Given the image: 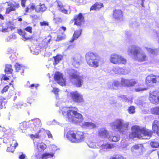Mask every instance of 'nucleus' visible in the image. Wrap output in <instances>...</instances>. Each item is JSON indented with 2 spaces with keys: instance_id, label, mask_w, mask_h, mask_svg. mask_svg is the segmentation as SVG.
<instances>
[{
  "instance_id": "obj_20",
  "label": "nucleus",
  "mask_w": 159,
  "mask_h": 159,
  "mask_svg": "<svg viewBox=\"0 0 159 159\" xmlns=\"http://www.w3.org/2000/svg\"><path fill=\"white\" fill-rule=\"evenodd\" d=\"M17 33L22 37V39L24 41L30 40L32 38V37L28 35L27 33L21 29L18 30Z\"/></svg>"
},
{
  "instance_id": "obj_24",
  "label": "nucleus",
  "mask_w": 159,
  "mask_h": 159,
  "mask_svg": "<svg viewBox=\"0 0 159 159\" xmlns=\"http://www.w3.org/2000/svg\"><path fill=\"white\" fill-rule=\"evenodd\" d=\"M82 32V29H80L79 30H76L74 33L72 38L70 40V42H73L75 40L77 39L81 35Z\"/></svg>"
},
{
  "instance_id": "obj_4",
  "label": "nucleus",
  "mask_w": 159,
  "mask_h": 159,
  "mask_svg": "<svg viewBox=\"0 0 159 159\" xmlns=\"http://www.w3.org/2000/svg\"><path fill=\"white\" fill-rule=\"evenodd\" d=\"M66 115L70 121L78 123L82 121L83 119L82 115L76 111L69 110L67 111Z\"/></svg>"
},
{
  "instance_id": "obj_7",
  "label": "nucleus",
  "mask_w": 159,
  "mask_h": 159,
  "mask_svg": "<svg viewBox=\"0 0 159 159\" xmlns=\"http://www.w3.org/2000/svg\"><path fill=\"white\" fill-rule=\"evenodd\" d=\"M159 83V76L152 74L148 75L145 80V84L147 88L152 87L153 84Z\"/></svg>"
},
{
  "instance_id": "obj_1",
  "label": "nucleus",
  "mask_w": 159,
  "mask_h": 159,
  "mask_svg": "<svg viewBox=\"0 0 159 159\" xmlns=\"http://www.w3.org/2000/svg\"><path fill=\"white\" fill-rule=\"evenodd\" d=\"M132 132L129 134V139L137 138L139 139H143V136L151 137L153 133L159 136V121L155 120L152 125V131L144 127L141 128L138 125H133L131 128Z\"/></svg>"
},
{
  "instance_id": "obj_37",
  "label": "nucleus",
  "mask_w": 159,
  "mask_h": 159,
  "mask_svg": "<svg viewBox=\"0 0 159 159\" xmlns=\"http://www.w3.org/2000/svg\"><path fill=\"white\" fill-rule=\"evenodd\" d=\"M84 125L86 127H90L91 128H94L96 127V125L94 123L88 122L84 123Z\"/></svg>"
},
{
  "instance_id": "obj_29",
  "label": "nucleus",
  "mask_w": 159,
  "mask_h": 159,
  "mask_svg": "<svg viewBox=\"0 0 159 159\" xmlns=\"http://www.w3.org/2000/svg\"><path fill=\"white\" fill-rule=\"evenodd\" d=\"M108 139L111 142H117L120 140V137L116 135H110L108 137Z\"/></svg>"
},
{
  "instance_id": "obj_41",
  "label": "nucleus",
  "mask_w": 159,
  "mask_h": 159,
  "mask_svg": "<svg viewBox=\"0 0 159 159\" xmlns=\"http://www.w3.org/2000/svg\"><path fill=\"white\" fill-rule=\"evenodd\" d=\"M8 28L10 29L11 30H12L14 29H15V27H13L12 26H10L9 28H8V27H7L6 28H3V26L1 30H2V32H7L8 31Z\"/></svg>"
},
{
  "instance_id": "obj_50",
  "label": "nucleus",
  "mask_w": 159,
  "mask_h": 159,
  "mask_svg": "<svg viewBox=\"0 0 159 159\" xmlns=\"http://www.w3.org/2000/svg\"><path fill=\"white\" fill-rule=\"evenodd\" d=\"M3 98L0 97V109H2L4 107V104L3 103Z\"/></svg>"
},
{
  "instance_id": "obj_40",
  "label": "nucleus",
  "mask_w": 159,
  "mask_h": 159,
  "mask_svg": "<svg viewBox=\"0 0 159 159\" xmlns=\"http://www.w3.org/2000/svg\"><path fill=\"white\" fill-rule=\"evenodd\" d=\"M128 110L130 114H133L135 112V108L133 106H131L129 107Z\"/></svg>"
},
{
  "instance_id": "obj_18",
  "label": "nucleus",
  "mask_w": 159,
  "mask_h": 159,
  "mask_svg": "<svg viewBox=\"0 0 159 159\" xmlns=\"http://www.w3.org/2000/svg\"><path fill=\"white\" fill-rule=\"evenodd\" d=\"M136 81L132 79L130 80L122 79L121 84L124 87H132L134 86L136 83Z\"/></svg>"
},
{
  "instance_id": "obj_22",
  "label": "nucleus",
  "mask_w": 159,
  "mask_h": 159,
  "mask_svg": "<svg viewBox=\"0 0 159 159\" xmlns=\"http://www.w3.org/2000/svg\"><path fill=\"white\" fill-rule=\"evenodd\" d=\"M30 125L32 128L38 127L41 125V121L39 119L37 118L32 120L30 121Z\"/></svg>"
},
{
  "instance_id": "obj_12",
  "label": "nucleus",
  "mask_w": 159,
  "mask_h": 159,
  "mask_svg": "<svg viewBox=\"0 0 159 159\" xmlns=\"http://www.w3.org/2000/svg\"><path fill=\"white\" fill-rule=\"evenodd\" d=\"M29 6L30 7V9L32 11L35 10L37 13H39L45 11L47 9V7L44 4H39L36 6L34 3L30 4Z\"/></svg>"
},
{
  "instance_id": "obj_3",
  "label": "nucleus",
  "mask_w": 159,
  "mask_h": 159,
  "mask_svg": "<svg viewBox=\"0 0 159 159\" xmlns=\"http://www.w3.org/2000/svg\"><path fill=\"white\" fill-rule=\"evenodd\" d=\"M85 57L87 63L90 67L97 68L99 66L100 60L97 54L89 52L86 54Z\"/></svg>"
},
{
  "instance_id": "obj_39",
  "label": "nucleus",
  "mask_w": 159,
  "mask_h": 159,
  "mask_svg": "<svg viewBox=\"0 0 159 159\" xmlns=\"http://www.w3.org/2000/svg\"><path fill=\"white\" fill-rule=\"evenodd\" d=\"M15 149V147H14L12 145V143L10 144V146L8 147L7 149V151L13 152L14 151Z\"/></svg>"
},
{
  "instance_id": "obj_21",
  "label": "nucleus",
  "mask_w": 159,
  "mask_h": 159,
  "mask_svg": "<svg viewBox=\"0 0 159 159\" xmlns=\"http://www.w3.org/2000/svg\"><path fill=\"white\" fill-rule=\"evenodd\" d=\"M103 7L104 5L103 3L96 2L91 6L90 8V11H98Z\"/></svg>"
},
{
  "instance_id": "obj_63",
  "label": "nucleus",
  "mask_w": 159,
  "mask_h": 159,
  "mask_svg": "<svg viewBox=\"0 0 159 159\" xmlns=\"http://www.w3.org/2000/svg\"><path fill=\"white\" fill-rule=\"evenodd\" d=\"M0 19L2 20H3L4 19V16L1 14H0Z\"/></svg>"
},
{
  "instance_id": "obj_28",
  "label": "nucleus",
  "mask_w": 159,
  "mask_h": 159,
  "mask_svg": "<svg viewBox=\"0 0 159 159\" xmlns=\"http://www.w3.org/2000/svg\"><path fill=\"white\" fill-rule=\"evenodd\" d=\"M143 85L142 84H138L135 86L134 89L135 91L137 92H139L147 90L148 88L143 87Z\"/></svg>"
},
{
  "instance_id": "obj_13",
  "label": "nucleus",
  "mask_w": 159,
  "mask_h": 159,
  "mask_svg": "<svg viewBox=\"0 0 159 159\" xmlns=\"http://www.w3.org/2000/svg\"><path fill=\"white\" fill-rule=\"evenodd\" d=\"M66 30V27L62 26L57 31V36L56 41L59 42L64 39L66 38V35L64 32Z\"/></svg>"
},
{
  "instance_id": "obj_44",
  "label": "nucleus",
  "mask_w": 159,
  "mask_h": 159,
  "mask_svg": "<svg viewBox=\"0 0 159 159\" xmlns=\"http://www.w3.org/2000/svg\"><path fill=\"white\" fill-rule=\"evenodd\" d=\"M12 134V130L9 128L7 127V129L4 135H11Z\"/></svg>"
},
{
  "instance_id": "obj_11",
  "label": "nucleus",
  "mask_w": 159,
  "mask_h": 159,
  "mask_svg": "<svg viewBox=\"0 0 159 159\" xmlns=\"http://www.w3.org/2000/svg\"><path fill=\"white\" fill-rule=\"evenodd\" d=\"M113 18L118 22L124 21V14L122 11L120 9H115L113 11Z\"/></svg>"
},
{
  "instance_id": "obj_36",
  "label": "nucleus",
  "mask_w": 159,
  "mask_h": 159,
  "mask_svg": "<svg viewBox=\"0 0 159 159\" xmlns=\"http://www.w3.org/2000/svg\"><path fill=\"white\" fill-rule=\"evenodd\" d=\"M150 145L153 148H158L159 147V142L155 140L151 142L150 143Z\"/></svg>"
},
{
  "instance_id": "obj_45",
  "label": "nucleus",
  "mask_w": 159,
  "mask_h": 159,
  "mask_svg": "<svg viewBox=\"0 0 159 159\" xmlns=\"http://www.w3.org/2000/svg\"><path fill=\"white\" fill-rule=\"evenodd\" d=\"M9 88V87L8 85H6L1 90V93L2 94H3L5 92H7L8 91Z\"/></svg>"
},
{
  "instance_id": "obj_35",
  "label": "nucleus",
  "mask_w": 159,
  "mask_h": 159,
  "mask_svg": "<svg viewBox=\"0 0 159 159\" xmlns=\"http://www.w3.org/2000/svg\"><path fill=\"white\" fill-rule=\"evenodd\" d=\"M141 57L138 59V61L139 62L145 61L147 60V56L144 53L141 54Z\"/></svg>"
},
{
  "instance_id": "obj_10",
  "label": "nucleus",
  "mask_w": 159,
  "mask_h": 159,
  "mask_svg": "<svg viewBox=\"0 0 159 159\" xmlns=\"http://www.w3.org/2000/svg\"><path fill=\"white\" fill-rule=\"evenodd\" d=\"M71 20L74 22V25L80 28L82 27L85 22L84 14L81 13H80L78 14L75 15L73 18Z\"/></svg>"
},
{
  "instance_id": "obj_58",
  "label": "nucleus",
  "mask_w": 159,
  "mask_h": 159,
  "mask_svg": "<svg viewBox=\"0 0 159 159\" xmlns=\"http://www.w3.org/2000/svg\"><path fill=\"white\" fill-rule=\"evenodd\" d=\"M25 157V155L22 154L19 156V158L20 159H24Z\"/></svg>"
},
{
  "instance_id": "obj_15",
  "label": "nucleus",
  "mask_w": 159,
  "mask_h": 159,
  "mask_svg": "<svg viewBox=\"0 0 159 159\" xmlns=\"http://www.w3.org/2000/svg\"><path fill=\"white\" fill-rule=\"evenodd\" d=\"M149 100L153 104H157L159 102V92L154 91L151 93Z\"/></svg>"
},
{
  "instance_id": "obj_49",
  "label": "nucleus",
  "mask_w": 159,
  "mask_h": 159,
  "mask_svg": "<svg viewBox=\"0 0 159 159\" xmlns=\"http://www.w3.org/2000/svg\"><path fill=\"white\" fill-rule=\"evenodd\" d=\"M24 30L29 32L31 34L32 33V28L30 26L27 27L24 29Z\"/></svg>"
},
{
  "instance_id": "obj_6",
  "label": "nucleus",
  "mask_w": 159,
  "mask_h": 159,
  "mask_svg": "<svg viewBox=\"0 0 159 159\" xmlns=\"http://www.w3.org/2000/svg\"><path fill=\"white\" fill-rule=\"evenodd\" d=\"M128 124L124 123L122 120L120 119L116 120L112 124V128L117 131L123 132L127 129Z\"/></svg>"
},
{
  "instance_id": "obj_53",
  "label": "nucleus",
  "mask_w": 159,
  "mask_h": 159,
  "mask_svg": "<svg viewBox=\"0 0 159 159\" xmlns=\"http://www.w3.org/2000/svg\"><path fill=\"white\" fill-rule=\"evenodd\" d=\"M29 7L30 6H29ZM30 10L31 11H32L30 9V7H27L24 10L25 13L24 14V15H27V13L29 12Z\"/></svg>"
},
{
  "instance_id": "obj_52",
  "label": "nucleus",
  "mask_w": 159,
  "mask_h": 159,
  "mask_svg": "<svg viewBox=\"0 0 159 159\" xmlns=\"http://www.w3.org/2000/svg\"><path fill=\"white\" fill-rule=\"evenodd\" d=\"M21 5L23 7H25V4L27 0H20Z\"/></svg>"
},
{
  "instance_id": "obj_55",
  "label": "nucleus",
  "mask_w": 159,
  "mask_h": 159,
  "mask_svg": "<svg viewBox=\"0 0 159 159\" xmlns=\"http://www.w3.org/2000/svg\"><path fill=\"white\" fill-rule=\"evenodd\" d=\"M112 85L115 87H118L120 83L117 81H115L113 83Z\"/></svg>"
},
{
  "instance_id": "obj_16",
  "label": "nucleus",
  "mask_w": 159,
  "mask_h": 159,
  "mask_svg": "<svg viewBox=\"0 0 159 159\" xmlns=\"http://www.w3.org/2000/svg\"><path fill=\"white\" fill-rule=\"evenodd\" d=\"M46 145L43 143H39L37 144V152L35 154V157L37 158H39V156L43 152L46 148Z\"/></svg>"
},
{
  "instance_id": "obj_19",
  "label": "nucleus",
  "mask_w": 159,
  "mask_h": 159,
  "mask_svg": "<svg viewBox=\"0 0 159 159\" xmlns=\"http://www.w3.org/2000/svg\"><path fill=\"white\" fill-rule=\"evenodd\" d=\"M98 136L102 138H108L109 135V131L105 128L99 129L98 131Z\"/></svg>"
},
{
  "instance_id": "obj_54",
  "label": "nucleus",
  "mask_w": 159,
  "mask_h": 159,
  "mask_svg": "<svg viewBox=\"0 0 159 159\" xmlns=\"http://www.w3.org/2000/svg\"><path fill=\"white\" fill-rule=\"evenodd\" d=\"M53 92L55 94L58 95L59 91L58 89L55 88H53Z\"/></svg>"
},
{
  "instance_id": "obj_59",
  "label": "nucleus",
  "mask_w": 159,
  "mask_h": 159,
  "mask_svg": "<svg viewBox=\"0 0 159 159\" xmlns=\"http://www.w3.org/2000/svg\"><path fill=\"white\" fill-rule=\"evenodd\" d=\"M73 1L76 3L78 5L81 3V0H73Z\"/></svg>"
},
{
  "instance_id": "obj_14",
  "label": "nucleus",
  "mask_w": 159,
  "mask_h": 159,
  "mask_svg": "<svg viewBox=\"0 0 159 159\" xmlns=\"http://www.w3.org/2000/svg\"><path fill=\"white\" fill-rule=\"evenodd\" d=\"M53 78L60 85L63 86L66 85V80L63 78L62 74L59 72H56L53 76Z\"/></svg>"
},
{
  "instance_id": "obj_26",
  "label": "nucleus",
  "mask_w": 159,
  "mask_h": 159,
  "mask_svg": "<svg viewBox=\"0 0 159 159\" xmlns=\"http://www.w3.org/2000/svg\"><path fill=\"white\" fill-rule=\"evenodd\" d=\"M63 57V56L60 54H58L55 56L53 57L54 59L53 65H56L58 64L60 61L62 60Z\"/></svg>"
},
{
  "instance_id": "obj_9",
  "label": "nucleus",
  "mask_w": 159,
  "mask_h": 159,
  "mask_svg": "<svg viewBox=\"0 0 159 159\" xmlns=\"http://www.w3.org/2000/svg\"><path fill=\"white\" fill-rule=\"evenodd\" d=\"M69 97L74 102L82 103L84 102L83 95L77 91L70 92Z\"/></svg>"
},
{
  "instance_id": "obj_43",
  "label": "nucleus",
  "mask_w": 159,
  "mask_h": 159,
  "mask_svg": "<svg viewBox=\"0 0 159 159\" xmlns=\"http://www.w3.org/2000/svg\"><path fill=\"white\" fill-rule=\"evenodd\" d=\"M50 40L51 39L50 38L48 39V38H46L43 40V44H44V45H47L48 43L50 42Z\"/></svg>"
},
{
  "instance_id": "obj_61",
  "label": "nucleus",
  "mask_w": 159,
  "mask_h": 159,
  "mask_svg": "<svg viewBox=\"0 0 159 159\" xmlns=\"http://www.w3.org/2000/svg\"><path fill=\"white\" fill-rule=\"evenodd\" d=\"M35 87L36 88L37 87H38L37 86H35V84H31V85H30V86H29V87L30 88H31L32 89L34 87Z\"/></svg>"
},
{
  "instance_id": "obj_5",
  "label": "nucleus",
  "mask_w": 159,
  "mask_h": 159,
  "mask_svg": "<svg viewBox=\"0 0 159 159\" xmlns=\"http://www.w3.org/2000/svg\"><path fill=\"white\" fill-rule=\"evenodd\" d=\"M69 78L72 84L76 87H80L82 86L83 83V78L77 72L70 73Z\"/></svg>"
},
{
  "instance_id": "obj_8",
  "label": "nucleus",
  "mask_w": 159,
  "mask_h": 159,
  "mask_svg": "<svg viewBox=\"0 0 159 159\" xmlns=\"http://www.w3.org/2000/svg\"><path fill=\"white\" fill-rule=\"evenodd\" d=\"M110 61L113 64L125 65L126 63V60L123 57L117 54L111 55Z\"/></svg>"
},
{
  "instance_id": "obj_38",
  "label": "nucleus",
  "mask_w": 159,
  "mask_h": 159,
  "mask_svg": "<svg viewBox=\"0 0 159 159\" xmlns=\"http://www.w3.org/2000/svg\"><path fill=\"white\" fill-rule=\"evenodd\" d=\"M27 128V125L26 124V122H23L22 124H21L20 127V129L22 130L26 129Z\"/></svg>"
},
{
  "instance_id": "obj_57",
  "label": "nucleus",
  "mask_w": 159,
  "mask_h": 159,
  "mask_svg": "<svg viewBox=\"0 0 159 159\" xmlns=\"http://www.w3.org/2000/svg\"><path fill=\"white\" fill-rule=\"evenodd\" d=\"M140 145L139 144H136L133 146V148L135 150H138L140 148Z\"/></svg>"
},
{
  "instance_id": "obj_42",
  "label": "nucleus",
  "mask_w": 159,
  "mask_h": 159,
  "mask_svg": "<svg viewBox=\"0 0 159 159\" xmlns=\"http://www.w3.org/2000/svg\"><path fill=\"white\" fill-rule=\"evenodd\" d=\"M16 38V36L15 34H11L8 36L7 39V41H11L12 40L15 39Z\"/></svg>"
},
{
  "instance_id": "obj_64",
  "label": "nucleus",
  "mask_w": 159,
  "mask_h": 159,
  "mask_svg": "<svg viewBox=\"0 0 159 159\" xmlns=\"http://www.w3.org/2000/svg\"><path fill=\"white\" fill-rule=\"evenodd\" d=\"M35 138H39V134H36L34 135Z\"/></svg>"
},
{
  "instance_id": "obj_47",
  "label": "nucleus",
  "mask_w": 159,
  "mask_h": 159,
  "mask_svg": "<svg viewBox=\"0 0 159 159\" xmlns=\"http://www.w3.org/2000/svg\"><path fill=\"white\" fill-rule=\"evenodd\" d=\"M40 25L41 26H48L49 25V23L46 21H43L40 22L39 23Z\"/></svg>"
},
{
  "instance_id": "obj_27",
  "label": "nucleus",
  "mask_w": 159,
  "mask_h": 159,
  "mask_svg": "<svg viewBox=\"0 0 159 159\" xmlns=\"http://www.w3.org/2000/svg\"><path fill=\"white\" fill-rule=\"evenodd\" d=\"M4 71L6 74H12L13 71L12 65L10 64H6Z\"/></svg>"
},
{
  "instance_id": "obj_25",
  "label": "nucleus",
  "mask_w": 159,
  "mask_h": 159,
  "mask_svg": "<svg viewBox=\"0 0 159 159\" xmlns=\"http://www.w3.org/2000/svg\"><path fill=\"white\" fill-rule=\"evenodd\" d=\"M54 155L53 153L46 152L42 154L41 157L39 156V158L37 159H47L49 158L52 157Z\"/></svg>"
},
{
  "instance_id": "obj_34",
  "label": "nucleus",
  "mask_w": 159,
  "mask_h": 159,
  "mask_svg": "<svg viewBox=\"0 0 159 159\" xmlns=\"http://www.w3.org/2000/svg\"><path fill=\"white\" fill-rule=\"evenodd\" d=\"M57 6L59 8V10L61 12L65 14H67L68 11L64 8V7L63 5L58 4L57 5Z\"/></svg>"
},
{
  "instance_id": "obj_31",
  "label": "nucleus",
  "mask_w": 159,
  "mask_h": 159,
  "mask_svg": "<svg viewBox=\"0 0 159 159\" xmlns=\"http://www.w3.org/2000/svg\"><path fill=\"white\" fill-rule=\"evenodd\" d=\"M145 0H137L135 2V4L136 7H144V2Z\"/></svg>"
},
{
  "instance_id": "obj_23",
  "label": "nucleus",
  "mask_w": 159,
  "mask_h": 159,
  "mask_svg": "<svg viewBox=\"0 0 159 159\" xmlns=\"http://www.w3.org/2000/svg\"><path fill=\"white\" fill-rule=\"evenodd\" d=\"M141 48L135 46H133L131 47V49H129L128 51L130 53L133 52V55L137 57L138 54L139 53Z\"/></svg>"
},
{
  "instance_id": "obj_48",
  "label": "nucleus",
  "mask_w": 159,
  "mask_h": 159,
  "mask_svg": "<svg viewBox=\"0 0 159 159\" xmlns=\"http://www.w3.org/2000/svg\"><path fill=\"white\" fill-rule=\"evenodd\" d=\"M54 20L56 24H58L62 22V20L61 18H57L54 19Z\"/></svg>"
},
{
  "instance_id": "obj_2",
  "label": "nucleus",
  "mask_w": 159,
  "mask_h": 159,
  "mask_svg": "<svg viewBox=\"0 0 159 159\" xmlns=\"http://www.w3.org/2000/svg\"><path fill=\"white\" fill-rule=\"evenodd\" d=\"M66 137L72 143H79L84 141L85 136L82 132L77 131L75 133L73 131H69L67 133Z\"/></svg>"
},
{
  "instance_id": "obj_17",
  "label": "nucleus",
  "mask_w": 159,
  "mask_h": 159,
  "mask_svg": "<svg viewBox=\"0 0 159 159\" xmlns=\"http://www.w3.org/2000/svg\"><path fill=\"white\" fill-rule=\"evenodd\" d=\"M14 2V4L12 3H10L8 4V6L10 7H8L6 8V14H9L11 11H15L16 10V9L20 7L19 3L15 2Z\"/></svg>"
},
{
  "instance_id": "obj_46",
  "label": "nucleus",
  "mask_w": 159,
  "mask_h": 159,
  "mask_svg": "<svg viewBox=\"0 0 159 159\" xmlns=\"http://www.w3.org/2000/svg\"><path fill=\"white\" fill-rule=\"evenodd\" d=\"M14 66L15 70L17 71H18L22 67L21 65L18 63H16Z\"/></svg>"
},
{
  "instance_id": "obj_62",
  "label": "nucleus",
  "mask_w": 159,
  "mask_h": 159,
  "mask_svg": "<svg viewBox=\"0 0 159 159\" xmlns=\"http://www.w3.org/2000/svg\"><path fill=\"white\" fill-rule=\"evenodd\" d=\"M18 145V144L17 142H15L14 144V147H15V149L17 147Z\"/></svg>"
},
{
  "instance_id": "obj_30",
  "label": "nucleus",
  "mask_w": 159,
  "mask_h": 159,
  "mask_svg": "<svg viewBox=\"0 0 159 159\" xmlns=\"http://www.w3.org/2000/svg\"><path fill=\"white\" fill-rule=\"evenodd\" d=\"M114 146L113 144L108 143L103 144L101 145V148L103 149H109L113 148Z\"/></svg>"
},
{
  "instance_id": "obj_32",
  "label": "nucleus",
  "mask_w": 159,
  "mask_h": 159,
  "mask_svg": "<svg viewBox=\"0 0 159 159\" xmlns=\"http://www.w3.org/2000/svg\"><path fill=\"white\" fill-rule=\"evenodd\" d=\"M151 112L152 114L159 116V106L151 108Z\"/></svg>"
},
{
  "instance_id": "obj_60",
  "label": "nucleus",
  "mask_w": 159,
  "mask_h": 159,
  "mask_svg": "<svg viewBox=\"0 0 159 159\" xmlns=\"http://www.w3.org/2000/svg\"><path fill=\"white\" fill-rule=\"evenodd\" d=\"M7 127H2V131H3L4 132V135L5 134V133L6 132V131L7 129Z\"/></svg>"
},
{
  "instance_id": "obj_33",
  "label": "nucleus",
  "mask_w": 159,
  "mask_h": 159,
  "mask_svg": "<svg viewBox=\"0 0 159 159\" xmlns=\"http://www.w3.org/2000/svg\"><path fill=\"white\" fill-rule=\"evenodd\" d=\"M109 159H126L121 155L116 154L111 156Z\"/></svg>"
},
{
  "instance_id": "obj_56",
  "label": "nucleus",
  "mask_w": 159,
  "mask_h": 159,
  "mask_svg": "<svg viewBox=\"0 0 159 159\" xmlns=\"http://www.w3.org/2000/svg\"><path fill=\"white\" fill-rule=\"evenodd\" d=\"M47 134L48 135V137L49 138H52V134L49 131H48L47 132Z\"/></svg>"
},
{
  "instance_id": "obj_51",
  "label": "nucleus",
  "mask_w": 159,
  "mask_h": 159,
  "mask_svg": "<svg viewBox=\"0 0 159 159\" xmlns=\"http://www.w3.org/2000/svg\"><path fill=\"white\" fill-rule=\"evenodd\" d=\"M2 76L1 78V80H9V78L6 75V74H2Z\"/></svg>"
}]
</instances>
